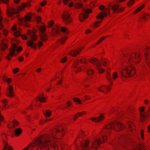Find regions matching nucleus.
<instances>
[{
    "label": "nucleus",
    "mask_w": 150,
    "mask_h": 150,
    "mask_svg": "<svg viewBox=\"0 0 150 150\" xmlns=\"http://www.w3.org/2000/svg\"><path fill=\"white\" fill-rule=\"evenodd\" d=\"M124 128V125L120 122L114 121L111 122L103 128L100 132L102 134V137L97 138L93 142L91 148L94 150H97V149L102 143H103L107 140L112 129L119 131L122 130Z\"/></svg>",
    "instance_id": "nucleus-1"
},
{
    "label": "nucleus",
    "mask_w": 150,
    "mask_h": 150,
    "mask_svg": "<svg viewBox=\"0 0 150 150\" xmlns=\"http://www.w3.org/2000/svg\"><path fill=\"white\" fill-rule=\"evenodd\" d=\"M122 54L124 57L126 58L127 62L132 65L139 63L142 57L141 54L139 52H133L127 54L123 52Z\"/></svg>",
    "instance_id": "nucleus-2"
},
{
    "label": "nucleus",
    "mask_w": 150,
    "mask_h": 150,
    "mask_svg": "<svg viewBox=\"0 0 150 150\" xmlns=\"http://www.w3.org/2000/svg\"><path fill=\"white\" fill-rule=\"evenodd\" d=\"M136 72V70L132 66H125L122 69L120 73L122 77L128 78L133 76Z\"/></svg>",
    "instance_id": "nucleus-3"
},
{
    "label": "nucleus",
    "mask_w": 150,
    "mask_h": 150,
    "mask_svg": "<svg viewBox=\"0 0 150 150\" xmlns=\"http://www.w3.org/2000/svg\"><path fill=\"white\" fill-rule=\"evenodd\" d=\"M103 11L100 13L96 16L98 19H100V21H96L94 23L93 25V27L94 28H96L100 26L102 22V20L104 18L107 17L110 14V10H103Z\"/></svg>",
    "instance_id": "nucleus-4"
},
{
    "label": "nucleus",
    "mask_w": 150,
    "mask_h": 150,
    "mask_svg": "<svg viewBox=\"0 0 150 150\" xmlns=\"http://www.w3.org/2000/svg\"><path fill=\"white\" fill-rule=\"evenodd\" d=\"M126 136L122 135L119 138V143H116L114 141H113L111 144L113 147V148L116 150H117V148L122 146L126 148H127V146H125L126 143H125V142L126 141Z\"/></svg>",
    "instance_id": "nucleus-5"
},
{
    "label": "nucleus",
    "mask_w": 150,
    "mask_h": 150,
    "mask_svg": "<svg viewBox=\"0 0 150 150\" xmlns=\"http://www.w3.org/2000/svg\"><path fill=\"white\" fill-rule=\"evenodd\" d=\"M62 16L63 22L66 25H68L72 22V20L70 17V13L67 10L64 11Z\"/></svg>",
    "instance_id": "nucleus-6"
},
{
    "label": "nucleus",
    "mask_w": 150,
    "mask_h": 150,
    "mask_svg": "<svg viewBox=\"0 0 150 150\" xmlns=\"http://www.w3.org/2000/svg\"><path fill=\"white\" fill-rule=\"evenodd\" d=\"M83 12L79 14V20L80 22H82L85 21L87 18L89 14L92 12V10H83Z\"/></svg>",
    "instance_id": "nucleus-7"
},
{
    "label": "nucleus",
    "mask_w": 150,
    "mask_h": 150,
    "mask_svg": "<svg viewBox=\"0 0 150 150\" xmlns=\"http://www.w3.org/2000/svg\"><path fill=\"white\" fill-rule=\"evenodd\" d=\"M90 62L91 63L93 64L94 65L96 64L97 69L99 70L98 71L99 74H102L105 71V70L103 69H101V65L99 61L96 58H92L90 60Z\"/></svg>",
    "instance_id": "nucleus-8"
},
{
    "label": "nucleus",
    "mask_w": 150,
    "mask_h": 150,
    "mask_svg": "<svg viewBox=\"0 0 150 150\" xmlns=\"http://www.w3.org/2000/svg\"><path fill=\"white\" fill-rule=\"evenodd\" d=\"M31 16V14L30 13H28L25 16L24 18L20 19V21L23 23L24 26L29 27L30 25L28 22L30 21Z\"/></svg>",
    "instance_id": "nucleus-9"
},
{
    "label": "nucleus",
    "mask_w": 150,
    "mask_h": 150,
    "mask_svg": "<svg viewBox=\"0 0 150 150\" xmlns=\"http://www.w3.org/2000/svg\"><path fill=\"white\" fill-rule=\"evenodd\" d=\"M61 34L62 33L60 30V26L58 24H55L52 29L51 35L54 37L58 35H61Z\"/></svg>",
    "instance_id": "nucleus-10"
},
{
    "label": "nucleus",
    "mask_w": 150,
    "mask_h": 150,
    "mask_svg": "<svg viewBox=\"0 0 150 150\" xmlns=\"http://www.w3.org/2000/svg\"><path fill=\"white\" fill-rule=\"evenodd\" d=\"M17 48V45L16 44L12 45L10 48V53L8 54L6 56L7 59L8 60H10L11 57L15 54V52Z\"/></svg>",
    "instance_id": "nucleus-11"
},
{
    "label": "nucleus",
    "mask_w": 150,
    "mask_h": 150,
    "mask_svg": "<svg viewBox=\"0 0 150 150\" xmlns=\"http://www.w3.org/2000/svg\"><path fill=\"white\" fill-rule=\"evenodd\" d=\"M145 109V108L144 106L141 107L139 108V110L140 111V120L142 122L147 121L146 117L145 115V113L144 112Z\"/></svg>",
    "instance_id": "nucleus-12"
},
{
    "label": "nucleus",
    "mask_w": 150,
    "mask_h": 150,
    "mask_svg": "<svg viewBox=\"0 0 150 150\" xmlns=\"http://www.w3.org/2000/svg\"><path fill=\"white\" fill-rule=\"evenodd\" d=\"M79 63V60L77 59L74 61L72 65V69L76 73H78L82 70V69L81 67H78Z\"/></svg>",
    "instance_id": "nucleus-13"
},
{
    "label": "nucleus",
    "mask_w": 150,
    "mask_h": 150,
    "mask_svg": "<svg viewBox=\"0 0 150 150\" xmlns=\"http://www.w3.org/2000/svg\"><path fill=\"white\" fill-rule=\"evenodd\" d=\"M98 89L99 91L105 94H107L111 90V87L109 86H103L98 88Z\"/></svg>",
    "instance_id": "nucleus-14"
},
{
    "label": "nucleus",
    "mask_w": 150,
    "mask_h": 150,
    "mask_svg": "<svg viewBox=\"0 0 150 150\" xmlns=\"http://www.w3.org/2000/svg\"><path fill=\"white\" fill-rule=\"evenodd\" d=\"M89 141L85 140L81 142V147L82 150H90V148L89 146Z\"/></svg>",
    "instance_id": "nucleus-15"
},
{
    "label": "nucleus",
    "mask_w": 150,
    "mask_h": 150,
    "mask_svg": "<svg viewBox=\"0 0 150 150\" xmlns=\"http://www.w3.org/2000/svg\"><path fill=\"white\" fill-rule=\"evenodd\" d=\"M37 30L35 29H33V30L32 31L30 30H28L27 32V34L30 35L31 38L34 41H36L37 40L38 36L35 34L37 32Z\"/></svg>",
    "instance_id": "nucleus-16"
},
{
    "label": "nucleus",
    "mask_w": 150,
    "mask_h": 150,
    "mask_svg": "<svg viewBox=\"0 0 150 150\" xmlns=\"http://www.w3.org/2000/svg\"><path fill=\"white\" fill-rule=\"evenodd\" d=\"M13 88L11 85H9L7 89L6 96L10 98H12L14 96L13 92Z\"/></svg>",
    "instance_id": "nucleus-17"
},
{
    "label": "nucleus",
    "mask_w": 150,
    "mask_h": 150,
    "mask_svg": "<svg viewBox=\"0 0 150 150\" xmlns=\"http://www.w3.org/2000/svg\"><path fill=\"white\" fill-rule=\"evenodd\" d=\"M104 119V115L103 114H101L98 117H91L90 120L93 122H100L103 121Z\"/></svg>",
    "instance_id": "nucleus-18"
},
{
    "label": "nucleus",
    "mask_w": 150,
    "mask_h": 150,
    "mask_svg": "<svg viewBox=\"0 0 150 150\" xmlns=\"http://www.w3.org/2000/svg\"><path fill=\"white\" fill-rule=\"evenodd\" d=\"M145 53V61L148 66H150V51L144 50Z\"/></svg>",
    "instance_id": "nucleus-19"
},
{
    "label": "nucleus",
    "mask_w": 150,
    "mask_h": 150,
    "mask_svg": "<svg viewBox=\"0 0 150 150\" xmlns=\"http://www.w3.org/2000/svg\"><path fill=\"white\" fill-rule=\"evenodd\" d=\"M8 41L7 39H4L0 44L1 49L2 51H4L7 48Z\"/></svg>",
    "instance_id": "nucleus-20"
},
{
    "label": "nucleus",
    "mask_w": 150,
    "mask_h": 150,
    "mask_svg": "<svg viewBox=\"0 0 150 150\" xmlns=\"http://www.w3.org/2000/svg\"><path fill=\"white\" fill-rule=\"evenodd\" d=\"M21 10H7L6 13L7 16L11 17L14 14H18L20 13Z\"/></svg>",
    "instance_id": "nucleus-21"
},
{
    "label": "nucleus",
    "mask_w": 150,
    "mask_h": 150,
    "mask_svg": "<svg viewBox=\"0 0 150 150\" xmlns=\"http://www.w3.org/2000/svg\"><path fill=\"white\" fill-rule=\"evenodd\" d=\"M86 112L84 111L78 112L74 115L73 118V120L74 121H75L79 117L83 115H86Z\"/></svg>",
    "instance_id": "nucleus-22"
},
{
    "label": "nucleus",
    "mask_w": 150,
    "mask_h": 150,
    "mask_svg": "<svg viewBox=\"0 0 150 150\" xmlns=\"http://www.w3.org/2000/svg\"><path fill=\"white\" fill-rule=\"evenodd\" d=\"M1 102L4 104L0 107V109L4 110L7 109V105L8 102V100L6 99H4L1 100Z\"/></svg>",
    "instance_id": "nucleus-23"
},
{
    "label": "nucleus",
    "mask_w": 150,
    "mask_h": 150,
    "mask_svg": "<svg viewBox=\"0 0 150 150\" xmlns=\"http://www.w3.org/2000/svg\"><path fill=\"white\" fill-rule=\"evenodd\" d=\"M82 50V49H79L78 50H73L69 53V54L73 57H76L77 55Z\"/></svg>",
    "instance_id": "nucleus-24"
},
{
    "label": "nucleus",
    "mask_w": 150,
    "mask_h": 150,
    "mask_svg": "<svg viewBox=\"0 0 150 150\" xmlns=\"http://www.w3.org/2000/svg\"><path fill=\"white\" fill-rule=\"evenodd\" d=\"M34 41L31 39V40L28 41L27 43L28 46L31 47L34 49H35L36 47V45L33 42Z\"/></svg>",
    "instance_id": "nucleus-25"
},
{
    "label": "nucleus",
    "mask_w": 150,
    "mask_h": 150,
    "mask_svg": "<svg viewBox=\"0 0 150 150\" xmlns=\"http://www.w3.org/2000/svg\"><path fill=\"white\" fill-rule=\"evenodd\" d=\"M48 36L44 33H41L40 34V38L41 40L44 42H46Z\"/></svg>",
    "instance_id": "nucleus-26"
},
{
    "label": "nucleus",
    "mask_w": 150,
    "mask_h": 150,
    "mask_svg": "<svg viewBox=\"0 0 150 150\" xmlns=\"http://www.w3.org/2000/svg\"><path fill=\"white\" fill-rule=\"evenodd\" d=\"M106 78L108 82L111 84L112 83V78L110 73L107 72L106 75Z\"/></svg>",
    "instance_id": "nucleus-27"
},
{
    "label": "nucleus",
    "mask_w": 150,
    "mask_h": 150,
    "mask_svg": "<svg viewBox=\"0 0 150 150\" xmlns=\"http://www.w3.org/2000/svg\"><path fill=\"white\" fill-rule=\"evenodd\" d=\"M36 100L37 101H39L40 102L44 103L46 102L45 98L42 96L38 97Z\"/></svg>",
    "instance_id": "nucleus-28"
},
{
    "label": "nucleus",
    "mask_w": 150,
    "mask_h": 150,
    "mask_svg": "<svg viewBox=\"0 0 150 150\" xmlns=\"http://www.w3.org/2000/svg\"><path fill=\"white\" fill-rule=\"evenodd\" d=\"M22 130L21 129L18 128L15 129L14 134L16 136H19L22 132Z\"/></svg>",
    "instance_id": "nucleus-29"
},
{
    "label": "nucleus",
    "mask_w": 150,
    "mask_h": 150,
    "mask_svg": "<svg viewBox=\"0 0 150 150\" xmlns=\"http://www.w3.org/2000/svg\"><path fill=\"white\" fill-rule=\"evenodd\" d=\"M135 2V0H129L127 4V6L129 8L132 6Z\"/></svg>",
    "instance_id": "nucleus-30"
},
{
    "label": "nucleus",
    "mask_w": 150,
    "mask_h": 150,
    "mask_svg": "<svg viewBox=\"0 0 150 150\" xmlns=\"http://www.w3.org/2000/svg\"><path fill=\"white\" fill-rule=\"evenodd\" d=\"M150 17V13H145L142 16L141 19H144V21H146L148 18Z\"/></svg>",
    "instance_id": "nucleus-31"
},
{
    "label": "nucleus",
    "mask_w": 150,
    "mask_h": 150,
    "mask_svg": "<svg viewBox=\"0 0 150 150\" xmlns=\"http://www.w3.org/2000/svg\"><path fill=\"white\" fill-rule=\"evenodd\" d=\"M67 37H64L61 38L58 41L60 44L63 45L65 44V42L67 40Z\"/></svg>",
    "instance_id": "nucleus-32"
},
{
    "label": "nucleus",
    "mask_w": 150,
    "mask_h": 150,
    "mask_svg": "<svg viewBox=\"0 0 150 150\" xmlns=\"http://www.w3.org/2000/svg\"><path fill=\"white\" fill-rule=\"evenodd\" d=\"M30 6V2H27L26 3H23L21 6L20 7V9L24 8L26 7H28Z\"/></svg>",
    "instance_id": "nucleus-33"
},
{
    "label": "nucleus",
    "mask_w": 150,
    "mask_h": 150,
    "mask_svg": "<svg viewBox=\"0 0 150 150\" xmlns=\"http://www.w3.org/2000/svg\"><path fill=\"white\" fill-rule=\"evenodd\" d=\"M51 111L49 110H46L45 112H44V115L46 117H50L51 115Z\"/></svg>",
    "instance_id": "nucleus-34"
},
{
    "label": "nucleus",
    "mask_w": 150,
    "mask_h": 150,
    "mask_svg": "<svg viewBox=\"0 0 150 150\" xmlns=\"http://www.w3.org/2000/svg\"><path fill=\"white\" fill-rule=\"evenodd\" d=\"M19 124L18 122L16 120H14L12 122H10V125H13L12 127L18 126Z\"/></svg>",
    "instance_id": "nucleus-35"
},
{
    "label": "nucleus",
    "mask_w": 150,
    "mask_h": 150,
    "mask_svg": "<svg viewBox=\"0 0 150 150\" xmlns=\"http://www.w3.org/2000/svg\"><path fill=\"white\" fill-rule=\"evenodd\" d=\"M2 12L0 10V29H1L3 27L2 23V20L3 19L2 16Z\"/></svg>",
    "instance_id": "nucleus-36"
},
{
    "label": "nucleus",
    "mask_w": 150,
    "mask_h": 150,
    "mask_svg": "<svg viewBox=\"0 0 150 150\" xmlns=\"http://www.w3.org/2000/svg\"><path fill=\"white\" fill-rule=\"evenodd\" d=\"M108 60L106 59H103L102 60L101 63L103 66H107L108 63Z\"/></svg>",
    "instance_id": "nucleus-37"
},
{
    "label": "nucleus",
    "mask_w": 150,
    "mask_h": 150,
    "mask_svg": "<svg viewBox=\"0 0 150 150\" xmlns=\"http://www.w3.org/2000/svg\"><path fill=\"white\" fill-rule=\"evenodd\" d=\"M127 124L128 125L129 128L131 129L130 130L131 131H132L133 129H134V126L133 123L131 122H129Z\"/></svg>",
    "instance_id": "nucleus-38"
},
{
    "label": "nucleus",
    "mask_w": 150,
    "mask_h": 150,
    "mask_svg": "<svg viewBox=\"0 0 150 150\" xmlns=\"http://www.w3.org/2000/svg\"><path fill=\"white\" fill-rule=\"evenodd\" d=\"M60 30L61 32V31L63 33H65L66 34H68L69 33V31L65 27H62L60 28Z\"/></svg>",
    "instance_id": "nucleus-39"
},
{
    "label": "nucleus",
    "mask_w": 150,
    "mask_h": 150,
    "mask_svg": "<svg viewBox=\"0 0 150 150\" xmlns=\"http://www.w3.org/2000/svg\"><path fill=\"white\" fill-rule=\"evenodd\" d=\"M107 37L106 36H103L101 38L99 39V40L97 42L96 45H98L101 43Z\"/></svg>",
    "instance_id": "nucleus-40"
},
{
    "label": "nucleus",
    "mask_w": 150,
    "mask_h": 150,
    "mask_svg": "<svg viewBox=\"0 0 150 150\" xmlns=\"http://www.w3.org/2000/svg\"><path fill=\"white\" fill-rule=\"evenodd\" d=\"M74 7L76 8H81L82 7V4L81 3L76 2L74 4Z\"/></svg>",
    "instance_id": "nucleus-41"
},
{
    "label": "nucleus",
    "mask_w": 150,
    "mask_h": 150,
    "mask_svg": "<svg viewBox=\"0 0 150 150\" xmlns=\"http://www.w3.org/2000/svg\"><path fill=\"white\" fill-rule=\"evenodd\" d=\"M54 24V22L53 20H51L48 23L47 27L50 28L52 27Z\"/></svg>",
    "instance_id": "nucleus-42"
},
{
    "label": "nucleus",
    "mask_w": 150,
    "mask_h": 150,
    "mask_svg": "<svg viewBox=\"0 0 150 150\" xmlns=\"http://www.w3.org/2000/svg\"><path fill=\"white\" fill-rule=\"evenodd\" d=\"M118 77V74L117 72H114L112 74V80H115Z\"/></svg>",
    "instance_id": "nucleus-43"
},
{
    "label": "nucleus",
    "mask_w": 150,
    "mask_h": 150,
    "mask_svg": "<svg viewBox=\"0 0 150 150\" xmlns=\"http://www.w3.org/2000/svg\"><path fill=\"white\" fill-rule=\"evenodd\" d=\"M73 99L74 101L78 103L79 104H81L82 103L81 100L78 98H74Z\"/></svg>",
    "instance_id": "nucleus-44"
},
{
    "label": "nucleus",
    "mask_w": 150,
    "mask_h": 150,
    "mask_svg": "<svg viewBox=\"0 0 150 150\" xmlns=\"http://www.w3.org/2000/svg\"><path fill=\"white\" fill-rule=\"evenodd\" d=\"M46 29V27L45 26L42 25L40 27L39 30L42 33H44Z\"/></svg>",
    "instance_id": "nucleus-45"
},
{
    "label": "nucleus",
    "mask_w": 150,
    "mask_h": 150,
    "mask_svg": "<svg viewBox=\"0 0 150 150\" xmlns=\"http://www.w3.org/2000/svg\"><path fill=\"white\" fill-rule=\"evenodd\" d=\"M3 143L4 144V146L2 150H6L8 148V143L6 141H4Z\"/></svg>",
    "instance_id": "nucleus-46"
},
{
    "label": "nucleus",
    "mask_w": 150,
    "mask_h": 150,
    "mask_svg": "<svg viewBox=\"0 0 150 150\" xmlns=\"http://www.w3.org/2000/svg\"><path fill=\"white\" fill-rule=\"evenodd\" d=\"M58 81L57 83V85H60L62 84V76L58 78Z\"/></svg>",
    "instance_id": "nucleus-47"
},
{
    "label": "nucleus",
    "mask_w": 150,
    "mask_h": 150,
    "mask_svg": "<svg viewBox=\"0 0 150 150\" xmlns=\"http://www.w3.org/2000/svg\"><path fill=\"white\" fill-rule=\"evenodd\" d=\"M128 109L127 110L128 112H129L130 113H133L135 111V109L132 107L130 108L128 106Z\"/></svg>",
    "instance_id": "nucleus-48"
},
{
    "label": "nucleus",
    "mask_w": 150,
    "mask_h": 150,
    "mask_svg": "<svg viewBox=\"0 0 150 150\" xmlns=\"http://www.w3.org/2000/svg\"><path fill=\"white\" fill-rule=\"evenodd\" d=\"M94 71L93 69H88L87 71V74L88 75H92L94 73Z\"/></svg>",
    "instance_id": "nucleus-49"
},
{
    "label": "nucleus",
    "mask_w": 150,
    "mask_h": 150,
    "mask_svg": "<svg viewBox=\"0 0 150 150\" xmlns=\"http://www.w3.org/2000/svg\"><path fill=\"white\" fill-rule=\"evenodd\" d=\"M72 105L71 102V101H68L66 104V108L68 109H69V108L70 107L71 105Z\"/></svg>",
    "instance_id": "nucleus-50"
},
{
    "label": "nucleus",
    "mask_w": 150,
    "mask_h": 150,
    "mask_svg": "<svg viewBox=\"0 0 150 150\" xmlns=\"http://www.w3.org/2000/svg\"><path fill=\"white\" fill-rule=\"evenodd\" d=\"M97 5L95 2H92L90 3V6L91 7L93 8L96 6Z\"/></svg>",
    "instance_id": "nucleus-51"
},
{
    "label": "nucleus",
    "mask_w": 150,
    "mask_h": 150,
    "mask_svg": "<svg viewBox=\"0 0 150 150\" xmlns=\"http://www.w3.org/2000/svg\"><path fill=\"white\" fill-rule=\"evenodd\" d=\"M9 0H0V3L7 4L8 3Z\"/></svg>",
    "instance_id": "nucleus-52"
},
{
    "label": "nucleus",
    "mask_w": 150,
    "mask_h": 150,
    "mask_svg": "<svg viewBox=\"0 0 150 150\" xmlns=\"http://www.w3.org/2000/svg\"><path fill=\"white\" fill-rule=\"evenodd\" d=\"M146 114H147V115H146V118H148L150 116V105L149 106L148 109L147 111ZM146 120H147V119Z\"/></svg>",
    "instance_id": "nucleus-53"
},
{
    "label": "nucleus",
    "mask_w": 150,
    "mask_h": 150,
    "mask_svg": "<svg viewBox=\"0 0 150 150\" xmlns=\"http://www.w3.org/2000/svg\"><path fill=\"white\" fill-rule=\"evenodd\" d=\"M20 33L19 31H17L14 33V35L16 37L19 36L20 35Z\"/></svg>",
    "instance_id": "nucleus-54"
},
{
    "label": "nucleus",
    "mask_w": 150,
    "mask_h": 150,
    "mask_svg": "<svg viewBox=\"0 0 150 150\" xmlns=\"http://www.w3.org/2000/svg\"><path fill=\"white\" fill-rule=\"evenodd\" d=\"M140 135L141 139L143 140L144 139V130L143 129L141 130L140 132Z\"/></svg>",
    "instance_id": "nucleus-55"
},
{
    "label": "nucleus",
    "mask_w": 150,
    "mask_h": 150,
    "mask_svg": "<svg viewBox=\"0 0 150 150\" xmlns=\"http://www.w3.org/2000/svg\"><path fill=\"white\" fill-rule=\"evenodd\" d=\"M119 6L117 4H115L112 6V9H117Z\"/></svg>",
    "instance_id": "nucleus-56"
},
{
    "label": "nucleus",
    "mask_w": 150,
    "mask_h": 150,
    "mask_svg": "<svg viewBox=\"0 0 150 150\" xmlns=\"http://www.w3.org/2000/svg\"><path fill=\"white\" fill-rule=\"evenodd\" d=\"M82 64H86L87 62L86 61V59L85 58H82L80 59L79 61Z\"/></svg>",
    "instance_id": "nucleus-57"
},
{
    "label": "nucleus",
    "mask_w": 150,
    "mask_h": 150,
    "mask_svg": "<svg viewBox=\"0 0 150 150\" xmlns=\"http://www.w3.org/2000/svg\"><path fill=\"white\" fill-rule=\"evenodd\" d=\"M67 57H63L60 61V62L62 63H64L67 60Z\"/></svg>",
    "instance_id": "nucleus-58"
},
{
    "label": "nucleus",
    "mask_w": 150,
    "mask_h": 150,
    "mask_svg": "<svg viewBox=\"0 0 150 150\" xmlns=\"http://www.w3.org/2000/svg\"><path fill=\"white\" fill-rule=\"evenodd\" d=\"M19 70V69L18 68H17L15 69H14L13 70V73L14 74H16L17 72H18Z\"/></svg>",
    "instance_id": "nucleus-59"
},
{
    "label": "nucleus",
    "mask_w": 150,
    "mask_h": 150,
    "mask_svg": "<svg viewBox=\"0 0 150 150\" xmlns=\"http://www.w3.org/2000/svg\"><path fill=\"white\" fill-rule=\"evenodd\" d=\"M145 6V4L142 5L140 6L137 9H142L144 8Z\"/></svg>",
    "instance_id": "nucleus-60"
},
{
    "label": "nucleus",
    "mask_w": 150,
    "mask_h": 150,
    "mask_svg": "<svg viewBox=\"0 0 150 150\" xmlns=\"http://www.w3.org/2000/svg\"><path fill=\"white\" fill-rule=\"evenodd\" d=\"M46 1L45 0H44L40 3V4L41 6H44L46 4Z\"/></svg>",
    "instance_id": "nucleus-61"
},
{
    "label": "nucleus",
    "mask_w": 150,
    "mask_h": 150,
    "mask_svg": "<svg viewBox=\"0 0 150 150\" xmlns=\"http://www.w3.org/2000/svg\"><path fill=\"white\" fill-rule=\"evenodd\" d=\"M45 120L44 121L42 120H40L39 122V125H42L45 123Z\"/></svg>",
    "instance_id": "nucleus-62"
},
{
    "label": "nucleus",
    "mask_w": 150,
    "mask_h": 150,
    "mask_svg": "<svg viewBox=\"0 0 150 150\" xmlns=\"http://www.w3.org/2000/svg\"><path fill=\"white\" fill-rule=\"evenodd\" d=\"M43 45V43L41 41H39L38 43V47L39 49L40 48V47Z\"/></svg>",
    "instance_id": "nucleus-63"
},
{
    "label": "nucleus",
    "mask_w": 150,
    "mask_h": 150,
    "mask_svg": "<svg viewBox=\"0 0 150 150\" xmlns=\"http://www.w3.org/2000/svg\"><path fill=\"white\" fill-rule=\"evenodd\" d=\"M41 20V18L40 16H38L36 18V21L38 23H40Z\"/></svg>",
    "instance_id": "nucleus-64"
}]
</instances>
